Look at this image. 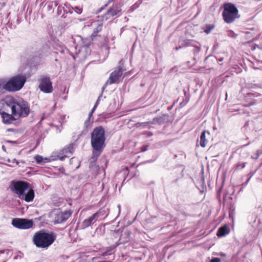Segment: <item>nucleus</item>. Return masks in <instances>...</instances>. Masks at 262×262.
<instances>
[{
	"instance_id": "f257e3e1",
	"label": "nucleus",
	"mask_w": 262,
	"mask_h": 262,
	"mask_svg": "<svg viewBox=\"0 0 262 262\" xmlns=\"http://www.w3.org/2000/svg\"><path fill=\"white\" fill-rule=\"evenodd\" d=\"M0 107H9L11 110L15 119L24 118L30 113V106L23 99L12 96H7L0 102Z\"/></svg>"
},
{
	"instance_id": "f03ea898",
	"label": "nucleus",
	"mask_w": 262,
	"mask_h": 262,
	"mask_svg": "<svg viewBox=\"0 0 262 262\" xmlns=\"http://www.w3.org/2000/svg\"><path fill=\"white\" fill-rule=\"evenodd\" d=\"M29 184L27 182L13 181L11 182L10 188L20 199L30 202L34 198V192L32 189H29Z\"/></svg>"
},
{
	"instance_id": "7ed1b4c3",
	"label": "nucleus",
	"mask_w": 262,
	"mask_h": 262,
	"mask_svg": "<svg viewBox=\"0 0 262 262\" xmlns=\"http://www.w3.org/2000/svg\"><path fill=\"white\" fill-rule=\"evenodd\" d=\"M91 139L93 154L99 155L105 146V132L102 126L97 127L93 130Z\"/></svg>"
},
{
	"instance_id": "20e7f679",
	"label": "nucleus",
	"mask_w": 262,
	"mask_h": 262,
	"mask_svg": "<svg viewBox=\"0 0 262 262\" xmlns=\"http://www.w3.org/2000/svg\"><path fill=\"white\" fill-rule=\"evenodd\" d=\"M55 240V236L53 234L41 231L36 233L33 237V242L36 246L42 248H48Z\"/></svg>"
},
{
	"instance_id": "39448f33",
	"label": "nucleus",
	"mask_w": 262,
	"mask_h": 262,
	"mask_svg": "<svg viewBox=\"0 0 262 262\" xmlns=\"http://www.w3.org/2000/svg\"><path fill=\"white\" fill-rule=\"evenodd\" d=\"M26 82L24 76L17 75L12 77L3 86L4 89L9 92H15L20 90Z\"/></svg>"
},
{
	"instance_id": "423d86ee",
	"label": "nucleus",
	"mask_w": 262,
	"mask_h": 262,
	"mask_svg": "<svg viewBox=\"0 0 262 262\" xmlns=\"http://www.w3.org/2000/svg\"><path fill=\"white\" fill-rule=\"evenodd\" d=\"M223 16L225 22L231 23L238 17L237 9L234 5L230 3L226 4L224 6Z\"/></svg>"
},
{
	"instance_id": "0eeeda50",
	"label": "nucleus",
	"mask_w": 262,
	"mask_h": 262,
	"mask_svg": "<svg viewBox=\"0 0 262 262\" xmlns=\"http://www.w3.org/2000/svg\"><path fill=\"white\" fill-rule=\"evenodd\" d=\"M12 225L18 229H27L33 226V222L30 220L15 218L12 221Z\"/></svg>"
},
{
	"instance_id": "6e6552de",
	"label": "nucleus",
	"mask_w": 262,
	"mask_h": 262,
	"mask_svg": "<svg viewBox=\"0 0 262 262\" xmlns=\"http://www.w3.org/2000/svg\"><path fill=\"white\" fill-rule=\"evenodd\" d=\"M40 90L44 93H50L53 91L52 82L49 78L43 77L40 79L39 85Z\"/></svg>"
},
{
	"instance_id": "1a4fd4ad",
	"label": "nucleus",
	"mask_w": 262,
	"mask_h": 262,
	"mask_svg": "<svg viewBox=\"0 0 262 262\" xmlns=\"http://www.w3.org/2000/svg\"><path fill=\"white\" fill-rule=\"evenodd\" d=\"M122 75V70L121 67L115 70L110 75L109 78L106 81L107 84H112L119 82V78Z\"/></svg>"
},
{
	"instance_id": "9d476101",
	"label": "nucleus",
	"mask_w": 262,
	"mask_h": 262,
	"mask_svg": "<svg viewBox=\"0 0 262 262\" xmlns=\"http://www.w3.org/2000/svg\"><path fill=\"white\" fill-rule=\"evenodd\" d=\"M9 107H0V114L2 115V117L3 118V121L4 123L9 124L13 122L14 120L16 119H14L13 117L12 114H9L7 113H6L5 111H9Z\"/></svg>"
},
{
	"instance_id": "9b49d317",
	"label": "nucleus",
	"mask_w": 262,
	"mask_h": 262,
	"mask_svg": "<svg viewBox=\"0 0 262 262\" xmlns=\"http://www.w3.org/2000/svg\"><path fill=\"white\" fill-rule=\"evenodd\" d=\"M74 151V144H71L68 147L64 148L62 150L63 156H58V159L63 161L66 157H70Z\"/></svg>"
},
{
	"instance_id": "f8f14e48",
	"label": "nucleus",
	"mask_w": 262,
	"mask_h": 262,
	"mask_svg": "<svg viewBox=\"0 0 262 262\" xmlns=\"http://www.w3.org/2000/svg\"><path fill=\"white\" fill-rule=\"evenodd\" d=\"M99 212H97L93 214L92 216H90L89 218L84 220L82 223V228H85L92 224H94L97 220V218L98 217Z\"/></svg>"
},
{
	"instance_id": "ddd939ff",
	"label": "nucleus",
	"mask_w": 262,
	"mask_h": 262,
	"mask_svg": "<svg viewBox=\"0 0 262 262\" xmlns=\"http://www.w3.org/2000/svg\"><path fill=\"white\" fill-rule=\"evenodd\" d=\"M210 137V133L209 132L204 131L200 137V145L202 147H205L207 143H208V140L207 139V138H209Z\"/></svg>"
},
{
	"instance_id": "4468645a",
	"label": "nucleus",
	"mask_w": 262,
	"mask_h": 262,
	"mask_svg": "<svg viewBox=\"0 0 262 262\" xmlns=\"http://www.w3.org/2000/svg\"><path fill=\"white\" fill-rule=\"evenodd\" d=\"M229 232V229L228 228L227 226L225 225L218 229L216 235L219 237H223L228 234Z\"/></svg>"
},
{
	"instance_id": "2eb2a0df",
	"label": "nucleus",
	"mask_w": 262,
	"mask_h": 262,
	"mask_svg": "<svg viewBox=\"0 0 262 262\" xmlns=\"http://www.w3.org/2000/svg\"><path fill=\"white\" fill-rule=\"evenodd\" d=\"M34 159L37 163L42 164L50 161V159L48 158H43L41 156L36 155L34 157Z\"/></svg>"
},
{
	"instance_id": "dca6fc26",
	"label": "nucleus",
	"mask_w": 262,
	"mask_h": 262,
	"mask_svg": "<svg viewBox=\"0 0 262 262\" xmlns=\"http://www.w3.org/2000/svg\"><path fill=\"white\" fill-rule=\"evenodd\" d=\"M121 11L120 7L117 6H114L111 8L107 13V15L110 16H114L117 15L119 12Z\"/></svg>"
},
{
	"instance_id": "f3484780",
	"label": "nucleus",
	"mask_w": 262,
	"mask_h": 262,
	"mask_svg": "<svg viewBox=\"0 0 262 262\" xmlns=\"http://www.w3.org/2000/svg\"><path fill=\"white\" fill-rule=\"evenodd\" d=\"M71 215V213L68 211L62 213L61 215V222L66 221Z\"/></svg>"
},
{
	"instance_id": "a211bd4d",
	"label": "nucleus",
	"mask_w": 262,
	"mask_h": 262,
	"mask_svg": "<svg viewBox=\"0 0 262 262\" xmlns=\"http://www.w3.org/2000/svg\"><path fill=\"white\" fill-rule=\"evenodd\" d=\"M100 96L99 97V98H98L97 100L96 101V102L95 103V104L94 105L93 108L91 112L90 113V116L92 115V114H93V113L94 112V111H95V110L96 109V108L98 106V105L99 104V101H100Z\"/></svg>"
},
{
	"instance_id": "6ab92c4d",
	"label": "nucleus",
	"mask_w": 262,
	"mask_h": 262,
	"mask_svg": "<svg viewBox=\"0 0 262 262\" xmlns=\"http://www.w3.org/2000/svg\"><path fill=\"white\" fill-rule=\"evenodd\" d=\"M95 25L97 26V28H96V30L95 31V32H99L101 30V28H102V25L99 23V22H97L96 24H95Z\"/></svg>"
},
{
	"instance_id": "aec40b11",
	"label": "nucleus",
	"mask_w": 262,
	"mask_h": 262,
	"mask_svg": "<svg viewBox=\"0 0 262 262\" xmlns=\"http://www.w3.org/2000/svg\"><path fill=\"white\" fill-rule=\"evenodd\" d=\"M73 9L75 12H76L77 14H81L82 12V9L79 7H76Z\"/></svg>"
},
{
	"instance_id": "412c9836",
	"label": "nucleus",
	"mask_w": 262,
	"mask_h": 262,
	"mask_svg": "<svg viewBox=\"0 0 262 262\" xmlns=\"http://www.w3.org/2000/svg\"><path fill=\"white\" fill-rule=\"evenodd\" d=\"M91 115H89V117H91ZM90 124V118H89L84 122V125L86 127H87Z\"/></svg>"
},
{
	"instance_id": "4be33fe9",
	"label": "nucleus",
	"mask_w": 262,
	"mask_h": 262,
	"mask_svg": "<svg viewBox=\"0 0 262 262\" xmlns=\"http://www.w3.org/2000/svg\"><path fill=\"white\" fill-rule=\"evenodd\" d=\"M210 262H221V259L217 257L213 258Z\"/></svg>"
},
{
	"instance_id": "5701e85b",
	"label": "nucleus",
	"mask_w": 262,
	"mask_h": 262,
	"mask_svg": "<svg viewBox=\"0 0 262 262\" xmlns=\"http://www.w3.org/2000/svg\"><path fill=\"white\" fill-rule=\"evenodd\" d=\"M12 163H15L17 165H18L19 164V162L16 160L15 159H13L12 160Z\"/></svg>"
},
{
	"instance_id": "b1692460",
	"label": "nucleus",
	"mask_w": 262,
	"mask_h": 262,
	"mask_svg": "<svg viewBox=\"0 0 262 262\" xmlns=\"http://www.w3.org/2000/svg\"><path fill=\"white\" fill-rule=\"evenodd\" d=\"M2 149H3V150L4 151H5V152L6 151V147H5V146L4 145H3V146H2Z\"/></svg>"
},
{
	"instance_id": "393cba45",
	"label": "nucleus",
	"mask_w": 262,
	"mask_h": 262,
	"mask_svg": "<svg viewBox=\"0 0 262 262\" xmlns=\"http://www.w3.org/2000/svg\"><path fill=\"white\" fill-rule=\"evenodd\" d=\"M73 160H74V158H71V159H70V163H72V162H73Z\"/></svg>"
},
{
	"instance_id": "a878e982",
	"label": "nucleus",
	"mask_w": 262,
	"mask_h": 262,
	"mask_svg": "<svg viewBox=\"0 0 262 262\" xmlns=\"http://www.w3.org/2000/svg\"><path fill=\"white\" fill-rule=\"evenodd\" d=\"M7 161L8 162H12V161L10 159H8L7 160Z\"/></svg>"
},
{
	"instance_id": "bb28decb",
	"label": "nucleus",
	"mask_w": 262,
	"mask_h": 262,
	"mask_svg": "<svg viewBox=\"0 0 262 262\" xmlns=\"http://www.w3.org/2000/svg\"><path fill=\"white\" fill-rule=\"evenodd\" d=\"M205 32L208 34L209 33L210 30H206Z\"/></svg>"
},
{
	"instance_id": "cd10ccee",
	"label": "nucleus",
	"mask_w": 262,
	"mask_h": 262,
	"mask_svg": "<svg viewBox=\"0 0 262 262\" xmlns=\"http://www.w3.org/2000/svg\"><path fill=\"white\" fill-rule=\"evenodd\" d=\"M156 120V119H154L153 123H155V121H156V120Z\"/></svg>"
}]
</instances>
